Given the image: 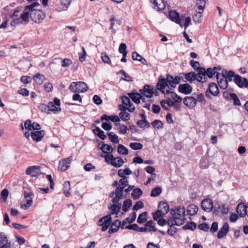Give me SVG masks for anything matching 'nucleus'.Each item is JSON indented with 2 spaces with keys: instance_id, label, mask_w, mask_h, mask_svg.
I'll return each mask as SVG.
<instances>
[{
  "instance_id": "obj_12",
  "label": "nucleus",
  "mask_w": 248,
  "mask_h": 248,
  "mask_svg": "<svg viewBox=\"0 0 248 248\" xmlns=\"http://www.w3.org/2000/svg\"><path fill=\"white\" fill-rule=\"evenodd\" d=\"M0 248H10V243L3 232H0Z\"/></svg>"
},
{
  "instance_id": "obj_29",
  "label": "nucleus",
  "mask_w": 248,
  "mask_h": 248,
  "mask_svg": "<svg viewBox=\"0 0 248 248\" xmlns=\"http://www.w3.org/2000/svg\"><path fill=\"white\" fill-rule=\"evenodd\" d=\"M198 210L199 208L197 205L192 204L187 207L186 212L187 214L190 216H194L197 214Z\"/></svg>"
},
{
  "instance_id": "obj_20",
  "label": "nucleus",
  "mask_w": 248,
  "mask_h": 248,
  "mask_svg": "<svg viewBox=\"0 0 248 248\" xmlns=\"http://www.w3.org/2000/svg\"><path fill=\"white\" fill-rule=\"evenodd\" d=\"M229 224L225 222L223 224V227L219 230L217 233V237L219 239L224 237L229 231Z\"/></svg>"
},
{
  "instance_id": "obj_53",
  "label": "nucleus",
  "mask_w": 248,
  "mask_h": 248,
  "mask_svg": "<svg viewBox=\"0 0 248 248\" xmlns=\"http://www.w3.org/2000/svg\"><path fill=\"white\" fill-rule=\"evenodd\" d=\"M119 52L121 54H124V56L125 55H127L126 45L125 43H122L120 44L119 47Z\"/></svg>"
},
{
  "instance_id": "obj_46",
  "label": "nucleus",
  "mask_w": 248,
  "mask_h": 248,
  "mask_svg": "<svg viewBox=\"0 0 248 248\" xmlns=\"http://www.w3.org/2000/svg\"><path fill=\"white\" fill-rule=\"evenodd\" d=\"M118 152L121 155H126L128 154V150L124 145L119 144L118 146Z\"/></svg>"
},
{
  "instance_id": "obj_61",
  "label": "nucleus",
  "mask_w": 248,
  "mask_h": 248,
  "mask_svg": "<svg viewBox=\"0 0 248 248\" xmlns=\"http://www.w3.org/2000/svg\"><path fill=\"white\" fill-rule=\"evenodd\" d=\"M202 12L201 11L197 12V14L193 17L194 22L196 23H199L201 21L202 18Z\"/></svg>"
},
{
  "instance_id": "obj_45",
  "label": "nucleus",
  "mask_w": 248,
  "mask_h": 248,
  "mask_svg": "<svg viewBox=\"0 0 248 248\" xmlns=\"http://www.w3.org/2000/svg\"><path fill=\"white\" fill-rule=\"evenodd\" d=\"M143 119L139 121L137 124L141 128H144L145 126L149 127L150 126L149 123L146 120V116L143 115Z\"/></svg>"
},
{
  "instance_id": "obj_63",
  "label": "nucleus",
  "mask_w": 248,
  "mask_h": 248,
  "mask_svg": "<svg viewBox=\"0 0 248 248\" xmlns=\"http://www.w3.org/2000/svg\"><path fill=\"white\" fill-rule=\"evenodd\" d=\"M195 78V80H196L197 81L200 83H204L207 81V78L206 77H203L202 76L198 75L196 73Z\"/></svg>"
},
{
  "instance_id": "obj_39",
  "label": "nucleus",
  "mask_w": 248,
  "mask_h": 248,
  "mask_svg": "<svg viewBox=\"0 0 248 248\" xmlns=\"http://www.w3.org/2000/svg\"><path fill=\"white\" fill-rule=\"evenodd\" d=\"M142 191L141 189L137 188L134 189L131 194V197L134 200H137L142 195Z\"/></svg>"
},
{
  "instance_id": "obj_48",
  "label": "nucleus",
  "mask_w": 248,
  "mask_h": 248,
  "mask_svg": "<svg viewBox=\"0 0 248 248\" xmlns=\"http://www.w3.org/2000/svg\"><path fill=\"white\" fill-rule=\"evenodd\" d=\"M197 225L193 222H190L185 225L183 228L184 230H190L193 231L196 228Z\"/></svg>"
},
{
  "instance_id": "obj_24",
  "label": "nucleus",
  "mask_w": 248,
  "mask_h": 248,
  "mask_svg": "<svg viewBox=\"0 0 248 248\" xmlns=\"http://www.w3.org/2000/svg\"><path fill=\"white\" fill-rule=\"evenodd\" d=\"M127 94L129 97L136 104L140 103V98H142L141 94L138 93H128Z\"/></svg>"
},
{
  "instance_id": "obj_14",
  "label": "nucleus",
  "mask_w": 248,
  "mask_h": 248,
  "mask_svg": "<svg viewBox=\"0 0 248 248\" xmlns=\"http://www.w3.org/2000/svg\"><path fill=\"white\" fill-rule=\"evenodd\" d=\"M178 91L185 94H190L192 91V87L188 83H185L184 84H180L178 87Z\"/></svg>"
},
{
  "instance_id": "obj_31",
  "label": "nucleus",
  "mask_w": 248,
  "mask_h": 248,
  "mask_svg": "<svg viewBox=\"0 0 248 248\" xmlns=\"http://www.w3.org/2000/svg\"><path fill=\"white\" fill-rule=\"evenodd\" d=\"M94 135L97 136L101 140H104L107 136L105 134V132L102 130L99 127H96V128L93 130Z\"/></svg>"
},
{
  "instance_id": "obj_21",
  "label": "nucleus",
  "mask_w": 248,
  "mask_h": 248,
  "mask_svg": "<svg viewBox=\"0 0 248 248\" xmlns=\"http://www.w3.org/2000/svg\"><path fill=\"white\" fill-rule=\"evenodd\" d=\"M121 225V222L118 220L116 219L114 220L112 223L110 224V228L108 230L109 233H113L116 232L119 228L120 227Z\"/></svg>"
},
{
  "instance_id": "obj_8",
  "label": "nucleus",
  "mask_w": 248,
  "mask_h": 248,
  "mask_svg": "<svg viewBox=\"0 0 248 248\" xmlns=\"http://www.w3.org/2000/svg\"><path fill=\"white\" fill-rule=\"evenodd\" d=\"M140 94H143L144 96L148 98L152 97L154 93V89L153 87L145 85L143 89L140 90Z\"/></svg>"
},
{
  "instance_id": "obj_64",
  "label": "nucleus",
  "mask_w": 248,
  "mask_h": 248,
  "mask_svg": "<svg viewBox=\"0 0 248 248\" xmlns=\"http://www.w3.org/2000/svg\"><path fill=\"white\" fill-rule=\"evenodd\" d=\"M144 207L143 202L139 201L137 202L133 207V210L134 211H137L138 210Z\"/></svg>"
},
{
  "instance_id": "obj_59",
  "label": "nucleus",
  "mask_w": 248,
  "mask_h": 248,
  "mask_svg": "<svg viewBox=\"0 0 248 248\" xmlns=\"http://www.w3.org/2000/svg\"><path fill=\"white\" fill-rule=\"evenodd\" d=\"M120 119L125 121L129 119V114L126 111H121L119 113Z\"/></svg>"
},
{
  "instance_id": "obj_62",
  "label": "nucleus",
  "mask_w": 248,
  "mask_h": 248,
  "mask_svg": "<svg viewBox=\"0 0 248 248\" xmlns=\"http://www.w3.org/2000/svg\"><path fill=\"white\" fill-rule=\"evenodd\" d=\"M116 125L119 126L120 133L124 134L126 133L127 130V128L126 126H125L124 124H116Z\"/></svg>"
},
{
  "instance_id": "obj_27",
  "label": "nucleus",
  "mask_w": 248,
  "mask_h": 248,
  "mask_svg": "<svg viewBox=\"0 0 248 248\" xmlns=\"http://www.w3.org/2000/svg\"><path fill=\"white\" fill-rule=\"evenodd\" d=\"M124 163V160L121 157H114L112 161L110 162L112 166L116 168L121 167Z\"/></svg>"
},
{
  "instance_id": "obj_55",
  "label": "nucleus",
  "mask_w": 248,
  "mask_h": 248,
  "mask_svg": "<svg viewBox=\"0 0 248 248\" xmlns=\"http://www.w3.org/2000/svg\"><path fill=\"white\" fill-rule=\"evenodd\" d=\"M169 94H170L171 98L174 100L176 102H180L182 100V98L178 95L175 93L170 91V93Z\"/></svg>"
},
{
  "instance_id": "obj_3",
  "label": "nucleus",
  "mask_w": 248,
  "mask_h": 248,
  "mask_svg": "<svg viewBox=\"0 0 248 248\" xmlns=\"http://www.w3.org/2000/svg\"><path fill=\"white\" fill-rule=\"evenodd\" d=\"M127 186H128L127 178H122L119 181V185L115 190V196L112 200L113 202L117 203L123 198L124 189Z\"/></svg>"
},
{
  "instance_id": "obj_30",
  "label": "nucleus",
  "mask_w": 248,
  "mask_h": 248,
  "mask_svg": "<svg viewBox=\"0 0 248 248\" xmlns=\"http://www.w3.org/2000/svg\"><path fill=\"white\" fill-rule=\"evenodd\" d=\"M158 208L159 210V211H161L162 213H163V214H165L168 213V212L169 211V206L168 204L164 202H160L159 203Z\"/></svg>"
},
{
  "instance_id": "obj_49",
  "label": "nucleus",
  "mask_w": 248,
  "mask_h": 248,
  "mask_svg": "<svg viewBox=\"0 0 248 248\" xmlns=\"http://www.w3.org/2000/svg\"><path fill=\"white\" fill-rule=\"evenodd\" d=\"M129 147L133 150H140L142 148L143 145L139 142H132L129 144Z\"/></svg>"
},
{
  "instance_id": "obj_58",
  "label": "nucleus",
  "mask_w": 248,
  "mask_h": 248,
  "mask_svg": "<svg viewBox=\"0 0 248 248\" xmlns=\"http://www.w3.org/2000/svg\"><path fill=\"white\" fill-rule=\"evenodd\" d=\"M23 21H22L20 17H16L13 19V20L11 22L10 24L12 26H16L21 24Z\"/></svg>"
},
{
  "instance_id": "obj_6",
  "label": "nucleus",
  "mask_w": 248,
  "mask_h": 248,
  "mask_svg": "<svg viewBox=\"0 0 248 248\" xmlns=\"http://www.w3.org/2000/svg\"><path fill=\"white\" fill-rule=\"evenodd\" d=\"M24 189V198L26 199V201L27 202L26 204H21V208L26 210L28 208L30 207L31 205V192L30 191H28L26 190V188L25 186H23Z\"/></svg>"
},
{
  "instance_id": "obj_7",
  "label": "nucleus",
  "mask_w": 248,
  "mask_h": 248,
  "mask_svg": "<svg viewBox=\"0 0 248 248\" xmlns=\"http://www.w3.org/2000/svg\"><path fill=\"white\" fill-rule=\"evenodd\" d=\"M217 80L219 87L223 89H226L228 86V82L225 79L224 74L217 73L216 75Z\"/></svg>"
},
{
  "instance_id": "obj_43",
  "label": "nucleus",
  "mask_w": 248,
  "mask_h": 248,
  "mask_svg": "<svg viewBox=\"0 0 248 248\" xmlns=\"http://www.w3.org/2000/svg\"><path fill=\"white\" fill-rule=\"evenodd\" d=\"M148 213L147 212H143L140 214L137 219L138 223L140 224H142L145 222L147 220V216Z\"/></svg>"
},
{
  "instance_id": "obj_36",
  "label": "nucleus",
  "mask_w": 248,
  "mask_h": 248,
  "mask_svg": "<svg viewBox=\"0 0 248 248\" xmlns=\"http://www.w3.org/2000/svg\"><path fill=\"white\" fill-rule=\"evenodd\" d=\"M155 223L152 220H150L145 224V227L147 228V232H156L157 229L155 227Z\"/></svg>"
},
{
  "instance_id": "obj_35",
  "label": "nucleus",
  "mask_w": 248,
  "mask_h": 248,
  "mask_svg": "<svg viewBox=\"0 0 248 248\" xmlns=\"http://www.w3.org/2000/svg\"><path fill=\"white\" fill-rule=\"evenodd\" d=\"M77 82V87L78 88V93H84L86 92L88 87L87 84L84 82Z\"/></svg>"
},
{
  "instance_id": "obj_4",
  "label": "nucleus",
  "mask_w": 248,
  "mask_h": 248,
  "mask_svg": "<svg viewBox=\"0 0 248 248\" xmlns=\"http://www.w3.org/2000/svg\"><path fill=\"white\" fill-rule=\"evenodd\" d=\"M45 17V14L41 9H32V21L35 23H39Z\"/></svg>"
},
{
  "instance_id": "obj_60",
  "label": "nucleus",
  "mask_w": 248,
  "mask_h": 248,
  "mask_svg": "<svg viewBox=\"0 0 248 248\" xmlns=\"http://www.w3.org/2000/svg\"><path fill=\"white\" fill-rule=\"evenodd\" d=\"M78 88L77 87V82H73L71 83L69 87V89L70 91L73 93H78Z\"/></svg>"
},
{
  "instance_id": "obj_9",
  "label": "nucleus",
  "mask_w": 248,
  "mask_h": 248,
  "mask_svg": "<svg viewBox=\"0 0 248 248\" xmlns=\"http://www.w3.org/2000/svg\"><path fill=\"white\" fill-rule=\"evenodd\" d=\"M202 209L207 212H210L213 208V203L211 199H204L201 202Z\"/></svg>"
},
{
  "instance_id": "obj_42",
  "label": "nucleus",
  "mask_w": 248,
  "mask_h": 248,
  "mask_svg": "<svg viewBox=\"0 0 248 248\" xmlns=\"http://www.w3.org/2000/svg\"><path fill=\"white\" fill-rule=\"evenodd\" d=\"M230 99L233 101V104L235 106H240L241 102L236 94L232 93L230 94Z\"/></svg>"
},
{
  "instance_id": "obj_54",
  "label": "nucleus",
  "mask_w": 248,
  "mask_h": 248,
  "mask_svg": "<svg viewBox=\"0 0 248 248\" xmlns=\"http://www.w3.org/2000/svg\"><path fill=\"white\" fill-rule=\"evenodd\" d=\"M41 173L40 167L39 166H32V177L37 176Z\"/></svg>"
},
{
  "instance_id": "obj_16",
  "label": "nucleus",
  "mask_w": 248,
  "mask_h": 248,
  "mask_svg": "<svg viewBox=\"0 0 248 248\" xmlns=\"http://www.w3.org/2000/svg\"><path fill=\"white\" fill-rule=\"evenodd\" d=\"M184 222V220L177 218L176 217H172V218L168 219L167 224L169 226L171 227L174 225L180 226L183 224Z\"/></svg>"
},
{
  "instance_id": "obj_19",
  "label": "nucleus",
  "mask_w": 248,
  "mask_h": 248,
  "mask_svg": "<svg viewBox=\"0 0 248 248\" xmlns=\"http://www.w3.org/2000/svg\"><path fill=\"white\" fill-rule=\"evenodd\" d=\"M31 11V4L26 6L20 16V18L22 21L25 22H29V14L30 12Z\"/></svg>"
},
{
  "instance_id": "obj_34",
  "label": "nucleus",
  "mask_w": 248,
  "mask_h": 248,
  "mask_svg": "<svg viewBox=\"0 0 248 248\" xmlns=\"http://www.w3.org/2000/svg\"><path fill=\"white\" fill-rule=\"evenodd\" d=\"M33 78L34 81L39 85L42 84L46 79L45 76L40 73L37 74Z\"/></svg>"
},
{
  "instance_id": "obj_32",
  "label": "nucleus",
  "mask_w": 248,
  "mask_h": 248,
  "mask_svg": "<svg viewBox=\"0 0 248 248\" xmlns=\"http://www.w3.org/2000/svg\"><path fill=\"white\" fill-rule=\"evenodd\" d=\"M48 111H49V114L51 113V112H53L55 113H59L61 111V108L60 107H57L56 105L54 104V103L52 102H50L48 103Z\"/></svg>"
},
{
  "instance_id": "obj_38",
  "label": "nucleus",
  "mask_w": 248,
  "mask_h": 248,
  "mask_svg": "<svg viewBox=\"0 0 248 248\" xmlns=\"http://www.w3.org/2000/svg\"><path fill=\"white\" fill-rule=\"evenodd\" d=\"M100 149L103 153L106 154L108 153H112L114 150V149L111 147V146L104 143H103Z\"/></svg>"
},
{
  "instance_id": "obj_13",
  "label": "nucleus",
  "mask_w": 248,
  "mask_h": 248,
  "mask_svg": "<svg viewBox=\"0 0 248 248\" xmlns=\"http://www.w3.org/2000/svg\"><path fill=\"white\" fill-rule=\"evenodd\" d=\"M169 16L170 19L176 23L180 25L182 27L183 25L182 22H181V19L179 16V14L175 11H170L169 12Z\"/></svg>"
},
{
  "instance_id": "obj_22",
  "label": "nucleus",
  "mask_w": 248,
  "mask_h": 248,
  "mask_svg": "<svg viewBox=\"0 0 248 248\" xmlns=\"http://www.w3.org/2000/svg\"><path fill=\"white\" fill-rule=\"evenodd\" d=\"M221 70L220 66H216L214 67L213 68H208L206 70V76L211 78H212L215 74H217V73H219L217 71H220Z\"/></svg>"
},
{
  "instance_id": "obj_2",
  "label": "nucleus",
  "mask_w": 248,
  "mask_h": 248,
  "mask_svg": "<svg viewBox=\"0 0 248 248\" xmlns=\"http://www.w3.org/2000/svg\"><path fill=\"white\" fill-rule=\"evenodd\" d=\"M222 74H224L225 79L228 82L232 81V78H234V82L239 87H248V80L238 75H235L233 71L225 70Z\"/></svg>"
},
{
  "instance_id": "obj_57",
  "label": "nucleus",
  "mask_w": 248,
  "mask_h": 248,
  "mask_svg": "<svg viewBox=\"0 0 248 248\" xmlns=\"http://www.w3.org/2000/svg\"><path fill=\"white\" fill-rule=\"evenodd\" d=\"M121 99L122 103L124 105L129 107H131L133 105V104L131 102L129 96L127 97L125 96H123Z\"/></svg>"
},
{
  "instance_id": "obj_5",
  "label": "nucleus",
  "mask_w": 248,
  "mask_h": 248,
  "mask_svg": "<svg viewBox=\"0 0 248 248\" xmlns=\"http://www.w3.org/2000/svg\"><path fill=\"white\" fill-rule=\"evenodd\" d=\"M185 208L182 206H179L176 209L172 208L170 210V213L172 217H176L184 220L185 219Z\"/></svg>"
},
{
  "instance_id": "obj_52",
  "label": "nucleus",
  "mask_w": 248,
  "mask_h": 248,
  "mask_svg": "<svg viewBox=\"0 0 248 248\" xmlns=\"http://www.w3.org/2000/svg\"><path fill=\"white\" fill-rule=\"evenodd\" d=\"M101 58L102 61L104 63H107L108 64H111L110 59L106 52H103L101 54Z\"/></svg>"
},
{
  "instance_id": "obj_26",
  "label": "nucleus",
  "mask_w": 248,
  "mask_h": 248,
  "mask_svg": "<svg viewBox=\"0 0 248 248\" xmlns=\"http://www.w3.org/2000/svg\"><path fill=\"white\" fill-rule=\"evenodd\" d=\"M125 228L140 232H147V227H140L137 224H133L126 226Z\"/></svg>"
},
{
  "instance_id": "obj_1",
  "label": "nucleus",
  "mask_w": 248,
  "mask_h": 248,
  "mask_svg": "<svg viewBox=\"0 0 248 248\" xmlns=\"http://www.w3.org/2000/svg\"><path fill=\"white\" fill-rule=\"evenodd\" d=\"M179 84L176 76L173 77L170 74H167L166 78L160 77L158 79L156 88L164 94H169L170 90H169V85L172 87L175 88L177 84Z\"/></svg>"
},
{
  "instance_id": "obj_50",
  "label": "nucleus",
  "mask_w": 248,
  "mask_h": 248,
  "mask_svg": "<svg viewBox=\"0 0 248 248\" xmlns=\"http://www.w3.org/2000/svg\"><path fill=\"white\" fill-rule=\"evenodd\" d=\"M161 192V188L159 186H157L152 189L150 195L152 197H156L160 195Z\"/></svg>"
},
{
  "instance_id": "obj_10",
  "label": "nucleus",
  "mask_w": 248,
  "mask_h": 248,
  "mask_svg": "<svg viewBox=\"0 0 248 248\" xmlns=\"http://www.w3.org/2000/svg\"><path fill=\"white\" fill-rule=\"evenodd\" d=\"M46 134L45 130H37L32 131V140L35 142L42 140Z\"/></svg>"
},
{
  "instance_id": "obj_15",
  "label": "nucleus",
  "mask_w": 248,
  "mask_h": 248,
  "mask_svg": "<svg viewBox=\"0 0 248 248\" xmlns=\"http://www.w3.org/2000/svg\"><path fill=\"white\" fill-rule=\"evenodd\" d=\"M150 1L154 5V8L158 11L163 10L166 7V2L164 0H150Z\"/></svg>"
},
{
  "instance_id": "obj_25",
  "label": "nucleus",
  "mask_w": 248,
  "mask_h": 248,
  "mask_svg": "<svg viewBox=\"0 0 248 248\" xmlns=\"http://www.w3.org/2000/svg\"><path fill=\"white\" fill-rule=\"evenodd\" d=\"M208 90L210 93L214 96H217L219 93L218 86L216 83L212 82L208 85Z\"/></svg>"
},
{
  "instance_id": "obj_11",
  "label": "nucleus",
  "mask_w": 248,
  "mask_h": 248,
  "mask_svg": "<svg viewBox=\"0 0 248 248\" xmlns=\"http://www.w3.org/2000/svg\"><path fill=\"white\" fill-rule=\"evenodd\" d=\"M72 156H70L68 158L61 160L59 162V169L62 171L67 170L69 168V164L72 160Z\"/></svg>"
},
{
  "instance_id": "obj_33",
  "label": "nucleus",
  "mask_w": 248,
  "mask_h": 248,
  "mask_svg": "<svg viewBox=\"0 0 248 248\" xmlns=\"http://www.w3.org/2000/svg\"><path fill=\"white\" fill-rule=\"evenodd\" d=\"M61 4L62 6V8L57 7V10L58 11H66L69 6L71 0H60Z\"/></svg>"
},
{
  "instance_id": "obj_40",
  "label": "nucleus",
  "mask_w": 248,
  "mask_h": 248,
  "mask_svg": "<svg viewBox=\"0 0 248 248\" xmlns=\"http://www.w3.org/2000/svg\"><path fill=\"white\" fill-rule=\"evenodd\" d=\"M192 96L195 98L196 104L197 102H204L205 101V97L202 93H193Z\"/></svg>"
},
{
  "instance_id": "obj_44",
  "label": "nucleus",
  "mask_w": 248,
  "mask_h": 248,
  "mask_svg": "<svg viewBox=\"0 0 248 248\" xmlns=\"http://www.w3.org/2000/svg\"><path fill=\"white\" fill-rule=\"evenodd\" d=\"M108 136L109 140L113 143H119V140L118 139V137L116 135L113 134V132H109L108 133Z\"/></svg>"
},
{
  "instance_id": "obj_47",
  "label": "nucleus",
  "mask_w": 248,
  "mask_h": 248,
  "mask_svg": "<svg viewBox=\"0 0 248 248\" xmlns=\"http://www.w3.org/2000/svg\"><path fill=\"white\" fill-rule=\"evenodd\" d=\"M112 222V218L110 216L107 219V220H105V223L102 226V231L104 232L106 231L108 227L110 226L111 223Z\"/></svg>"
},
{
  "instance_id": "obj_41",
  "label": "nucleus",
  "mask_w": 248,
  "mask_h": 248,
  "mask_svg": "<svg viewBox=\"0 0 248 248\" xmlns=\"http://www.w3.org/2000/svg\"><path fill=\"white\" fill-rule=\"evenodd\" d=\"M132 202L131 199H126L123 202V210L127 212L129 208L132 206Z\"/></svg>"
},
{
  "instance_id": "obj_56",
  "label": "nucleus",
  "mask_w": 248,
  "mask_h": 248,
  "mask_svg": "<svg viewBox=\"0 0 248 248\" xmlns=\"http://www.w3.org/2000/svg\"><path fill=\"white\" fill-rule=\"evenodd\" d=\"M152 126L155 128L160 129L163 127V123L161 121L158 120H155L151 123Z\"/></svg>"
},
{
  "instance_id": "obj_18",
  "label": "nucleus",
  "mask_w": 248,
  "mask_h": 248,
  "mask_svg": "<svg viewBox=\"0 0 248 248\" xmlns=\"http://www.w3.org/2000/svg\"><path fill=\"white\" fill-rule=\"evenodd\" d=\"M183 102L184 104L189 108H193L196 105L195 99L192 95L185 97Z\"/></svg>"
},
{
  "instance_id": "obj_37",
  "label": "nucleus",
  "mask_w": 248,
  "mask_h": 248,
  "mask_svg": "<svg viewBox=\"0 0 248 248\" xmlns=\"http://www.w3.org/2000/svg\"><path fill=\"white\" fill-rule=\"evenodd\" d=\"M71 189L70 184L69 181H65L63 184V192L66 197H69L70 195L69 190Z\"/></svg>"
},
{
  "instance_id": "obj_51",
  "label": "nucleus",
  "mask_w": 248,
  "mask_h": 248,
  "mask_svg": "<svg viewBox=\"0 0 248 248\" xmlns=\"http://www.w3.org/2000/svg\"><path fill=\"white\" fill-rule=\"evenodd\" d=\"M205 3L206 2L205 0H197L196 6L198 9L200 10V11L202 12L205 5Z\"/></svg>"
},
{
  "instance_id": "obj_23",
  "label": "nucleus",
  "mask_w": 248,
  "mask_h": 248,
  "mask_svg": "<svg viewBox=\"0 0 248 248\" xmlns=\"http://www.w3.org/2000/svg\"><path fill=\"white\" fill-rule=\"evenodd\" d=\"M247 205L244 203H240L237 205V212L240 217H243L247 215Z\"/></svg>"
},
{
  "instance_id": "obj_28",
  "label": "nucleus",
  "mask_w": 248,
  "mask_h": 248,
  "mask_svg": "<svg viewBox=\"0 0 248 248\" xmlns=\"http://www.w3.org/2000/svg\"><path fill=\"white\" fill-rule=\"evenodd\" d=\"M196 73L195 72H190L186 73L185 74V80H184V82H189L192 83L195 80Z\"/></svg>"
},
{
  "instance_id": "obj_17",
  "label": "nucleus",
  "mask_w": 248,
  "mask_h": 248,
  "mask_svg": "<svg viewBox=\"0 0 248 248\" xmlns=\"http://www.w3.org/2000/svg\"><path fill=\"white\" fill-rule=\"evenodd\" d=\"M20 126L21 129L23 130L24 129H26L28 131L25 132L24 135L25 137L29 140V137L30 136V133L29 131L31 130V120H27L24 123V125H23L22 124H20Z\"/></svg>"
}]
</instances>
